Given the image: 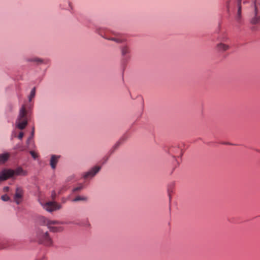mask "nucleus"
Returning <instances> with one entry per match:
<instances>
[{
	"label": "nucleus",
	"mask_w": 260,
	"mask_h": 260,
	"mask_svg": "<svg viewBox=\"0 0 260 260\" xmlns=\"http://www.w3.org/2000/svg\"><path fill=\"white\" fill-rule=\"evenodd\" d=\"M251 6L253 9V15L250 19L252 24H260V0H251ZM250 4L249 0H237V12L235 14L236 21L241 23L242 20V10H244L247 5Z\"/></svg>",
	"instance_id": "nucleus-1"
},
{
	"label": "nucleus",
	"mask_w": 260,
	"mask_h": 260,
	"mask_svg": "<svg viewBox=\"0 0 260 260\" xmlns=\"http://www.w3.org/2000/svg\"><path fill=\"white\" fill-rule=\"evenodd\" d=\"M40 222L42 225L47 226L50 231L53 233L62 232L63 230V228L60 225L65 223L63 221L51 220L45 217L40 218Z\"/></svg>",
	"instance_id": "nucleus-2"
},
{
	"label": "nucleus",
	"mask_w": 260,
	"mask_h": 260,
	"mask_svg": "<svg viewBox=\"0 0 260 260\" xmlns=\"http://www.w3.org/2000/svg\"><path fill=\"white\" fill-rule=\"evenodd\" d=\"M26 174L21 167H18L15 170L4 169L0 173V181L6 180L14 175L25 176Z\"/></svg>",
	"instance_id": "nucleus-3"
},
{
	"label": "nucleus",
	"mask_w": 260,
	"mask_h": 260,
	"mask_svg": "<svg viewBox=\"0 0 260 260\" xmlns=\"http://www.w3.org/2000/svg\"><path fill=\"white\" fill-rule=\"evenodd\" d=\"M27 124L26 111L24 105H23L20 110L19 114L16 121L17 126L20 129L25 128Z\"/></svg>",
	"instance_id": "nucleus-4"
},
{
	"label": "nucleus",
	"mask_w": 260,
	"mask_h": 260,
	"mask_svg": "<svg viewBox=\"0 0 260 260\" xmlns=\"http://www.w3.org/2000/svg\"><path fill=\"white\" fill-rule=\"evenodd\" d=\"M37 238L40 243L46 246H50L53 244L52 240L47 232H44L39 229L37 232Z\"/></svg>",
	"instance_id": "nucleus-5"
},
{
	"label": "nucleus",
	"mask_w": 260,
	"mask_h": 260,
	"mask_svg": "<svg viewBox=\"0 0 260 260\" xmlns=\"http://www.w3.org/2000/svg\"><path fill=\"white\" fill-rule=\"evenodd\" d=\"M40 203L43 209L49 212L58 210L62 207L61 205L54 201L41 202Z\"/></svg>",
	"instance_id": "nucleus-6"
},
{
	"label": "nucleus",
	"mask_w": 260,
	"mask_h": 260,
	"mask_svg": "<svg viewBox=\"0 0 260 260\" xmlns=\"http://www.w3.org/2000/svg\"><path fill=\"white\" fill-rule=\"evenodd\" d=\"M24 191L21 187H17L16 189L15 193L14 196V202L19 205L22 202Z\"/></svg>",
	"instance_id": "nucleus-7"
},
{
	"label": "nucleus",
	"mask_w": 260,
	"mask_h": 260,
	"mask_svg": "<svg viewBox=\"0 0 260 260\" xmlns=\"http://www.w3.org/2000/svg\"><path fill=\"white\" fill-rule=\"evenodd\" d=\"M113 34L115 36V37H106V36H102L107 40L114 41L117 43H122L125 41V39L121 37L119 34L114 33Z\"/></svg>",
	"instance_id": "nucleus-8"
},
{
	"label": "nucleus",
	"mask_w": 260,
	"mask_h": 260,
	"mask_svg": "<svg viewBox=\"0 0 260 260\" xmlns=\"http://www.w3.org/2000/svg\"><path fill=\"white\" fill-rule=\"evenodd\" d=\"M101 169V167L95 166L92 168L90 171L86 173L84 175L85 178H92Z\"/></svg>",
	"instance_id": "nucleus-9"
},
{
	"label": "nucleus",
	"mask_w": 260,
	"mask_h": 260,
	"mask_svg": "<svg viewBox=\"0 0 260 260\" xmlns=\"http://www.w3.org/2000/svg\"><path fill=\"white\" fill-rule=\"evenodd\" d=\"M230 48V46L225 44H224L222 42L219 43L216 45V49L218 51L223 52L228 50Z\"/></svg>",
	"instance_id": "nucleus-10"
},
{
	"label": "nucleus",
	"mask_w": 260,
	"mask_h": 260,
	"mask_svg": "<svg viewBox=\"0 0 260 260\" xmlns=\"http://www.w3.org/2000/svg\"><path fill=\"white\" fill-rule=\"evenodd\" d=\"M121 55L126 58L131 52V49L128 46L125 45L120 48Z\"/></svg>",
	"instance_id": "nucleus-11"
},
{
	"label": "nucleus",
	"mask_w": 260,
	"mask_h": 260,
	"mask_svg": "<svg viewBox=\"0 0 260 260\" xmlns=\"http://www.w3.org/2000/svg\"><path fill=\"white\" fill-rule=\"evenodd\" d=\"M60 157L59 155H52L50 159V166L52 169H54L56 168V165Z\"/></svg>",
	"instance_id": "nucleus-12"
},
{
	"label": "nucleus",
	"mask_w": 260,
	"mask_h": 260,
	"mask_svg": "<svg viewBox=\"0 0 260 260\" xmlns=\"http://www.w3.org/2000/svg\"><path fill=\"white\" fill-rule=\"evenodd\" d=\"M28 61L36 62L37 64H40L41 63H47L48 60H44L38 57H32L28 59Z\"/></svg>",
	"instance_id": "nucleus-13"
},
{
	"label": "nucleus",
	"mask_w": 260,
	"mask_h": 260,
	"mask_svg": "<svg viewBox=\"0 0 260 260\" xmlns=\"http://www.w3.org/2000/svg\"><path fill=\"white\" fill-rule=\"evenodd\" d=\"M10 154L9 153L0 154V165L6 162L8 160Z\"/></svg>",
	"instance_id": "nucleus-14"
},
{
	"label": "nucleus",
	"mask_w": 260,
	"mask_h": 260,
	"mask_svg": "<svg viewBox=\"0 0 260 260\" xmlns=\"http://www.w3.org/2000/svg\"><path fill=\"white\" fill-rule=\"evenodd\" d=\"M125 138L124 137H121L118 141H117L116 144L113 146L112 150V151H115L116 149H117L119 146L125 141Z\"/></svg>",
	"instance_id": "nucleus-15"
},
{
	"label": "nucleus",
	"mask_w": 260,
	"mask_h": 260,
	"mask_svg": "<svg viewBox=\"0 0 260 260\" xmlns=\"http://www.w3.org/2000/svg\"><path fill=\"white\" fill-rule=\"evenodd\" d=\"M87 198L86 197H81V196H77L75 199H74L72 201L74 202H76L78 201H86L87 200Z\"/></svg>",
	"instance_id": "nucleus-16"
},
{
	"label": "nucleus",
	"mask_w": 260,
	"mask_h": 260,
	"mask_svg": "<svg viewBox=\"0 0 260 260\" xmlns=\"http://www.w3.org/2000/svg\"><path fill=\"white\" fill-rule=\"evenodd\" d=\"M36 94V87H34L31 90L30 95L28 96L29 101L30 102L31 100L35 97Z\"/></svg>",
	"instance_id": "nucleus-17"
},
{
	"label": "nucleus",
	"mask_w": 260,
	"mask_h": 260,
	"mask_svg": "<svg viewBox=\"0 0 260 260\" xmlns=\"http://www.w3.org/2000/svg\"><path fill=\"white\" fill-rule=\"evenodd\" d=\"M1 199L4 201H8L10 200L9 197H8L7 194L2 196L1 197Z\"/></svg>",
	"instance_id": "nucleus-18"
},
{
	"label": "nucleus",
	"mask_w": 260,
	"mask_h": 260,
	"mask_svg": "<svg viewBox=\"0 0 260 260\" xmlns=\"http://www.w3.org/2000/svg\"><path fill=\"white\" fill-rule=\"evenodd\" d=\"M30 154H31V155L34 159H36L38 157L37 153H35V152H34L33 151H30Z\"/></svg>",
	"instance_id": "nucleus-19"
},
{
	"label": "nucleus",
	"mask_w": 260,
	"mask_h": 260,
	"mask_svg": "<svg viewBox=\"0 0 260 260\" xmlns=\"http://www.w3.org/2000/svg\"><path fill=\"white\" fill-rule=\"evenodd\" d=\"M82 188V186H78L77 187L74 188L73 189V192L78 191H79V190H81Z\"/></svg>",
	"instance_id": "nucleus-20"
},
{
	"label": "nucleus",
	"mask_w": 260,
	"mask_h": 260,
	"mask_svg": "<svg viewBox=\"0 0 260 260\" xmlns=\"http://www.w3.org/2000/svg\"><path fill=\"white\" fill-rule=\"evenodd\" d=\"M24 136V134L23 132H20L18 136V139H22Z\"/></svg>",
	"instance_id": "nucleus-21"
},
{
	"label": "nucleus",
	"mask_w": 260,
	"mask_h": 260,
	"mask_svg": "<svg viewBox=\"0 0 260 260\" xmlns=\"http://www.w3.org/2000/svg\"><path fill=\"white\" fill-rule=\"evenodd\" d=\"M9 190V187L8 186H6L4 188V191L5 192H8Z\"/></svg>",
	"instance_id": "nucleus-22"
},
{
	"label": "nucleus",
	"mask_w": 260,
	"mask_h": 260,
	"mask_svg": "<svg viewBox=\"0 0 260 260\" xmlns=\"http://www.w3.org/2000/svg\"><path fill=\"white\" fill-rule=\"evenodd\" d=\"M52 197L53 200H54V199L55 198V192L54 191L52 193Z\"/></svg>",
	"instance_id": "nucleus-23"
},
{
	"label": "nucleus",
	"mask_w": 260,
	"mask_h": 260,
	"mask_svg": "<svg viewBox=\"0 0 260 260\" xmlns=\"http://www.w3.org/2000/svg\"><path fill=\"white\" fill-rule=\"evenodd\" d=\"M221 42H225L228 39L226 38H223L222 39H219Z\"/></svg>",
	"instance_id": "nucleus-24"
},
{
	"label": "nucleus",
	"mask_w": 260,
	"mask_h": 260,
	"mask_svg": "<svg viewBox=\"0 0 260 260\" xmlns=\"http://www.w3.org/2000/svg\"><path fill=\"white\" fill-rule=\"evenodd\" d=\"M32 137H30L28 138V139H27V143L28 144L29 143V141L32 139Z\"/></svg>",
	"instance_id": "nucleus-25"
},
{
	"label": "nucleus",
	"mask_w": 260,
	"mask_h": 260,
	"mask_svg": "<svg viewBox=\"0 0 260 260\" xmlns=\"http://www.w3.org/2000/svg\"><path fill=\"white\" fill-rule=\"evenodd\" d=\"M34 127L32 128V131L31 132V137H32L34 136Z\"/></svg>",
	"instance_id": "nucleus-26"
},
{
	"label": "nucleus",
	"mask_w": 260,
	"mask_h": 260,
	"mask_svg": "<svg viewBox=\"0 0 260 260\" xmlns=\"http://www.w3.org/2000/svg\"><path fill=\"white\" fill-rule=\"evenodd\" d=\"M229 3H228L227 4V7H228V8L229 7Z\"/></svg>",
	"instance_id": "nucleus-27"
}]
</instances>
